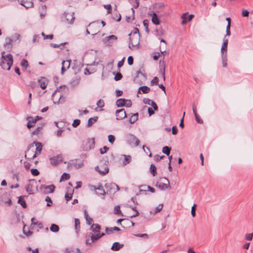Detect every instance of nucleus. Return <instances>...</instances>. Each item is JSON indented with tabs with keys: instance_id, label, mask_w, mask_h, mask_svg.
Masks as SVG:
<instances>
[{
	"instance_id": "10",
	"label": "nucleus",
	"mask_w": 253,
	"mask_h": 253,
	"mask_svg": "<svg viewBox=\"0 0 253 253\" xmlns=\"http://www.w3.org/2000/svg\"><path fill=\"white\" fill-rule=\"evenodd\" d=\"M55 187L54 185H42L40 189L42 193L45 194L52 193L54 192Z\"/></svg>"
},
{
	"instance_id": "35",
	"label": "nucleus",
	"mask_w": 253,
	"mask_h": 253,
	"mask_svg": "<svg viewBox=\"0 0 253 253\" xmlns=\"http://www.w3.org/2000/svg\"><path fill=\"white\" fill-rule=\"evenodd\" d=\"M124 156L125 157V159L123 161V165H126L130 162L131 158L130 156L124 155Z\"/></svg>"
},
{
	"instance_id": "7",
	"label": "nucleus",
	"mask_w": 253,
	"mask_h": 253,
	"mask_svg": "<svg viewBox=\"0 0 253 253\" xmlns=\"http://www.w3.org/2000/svg\"><path fill=\"white\" fill-rule=\"evenodd\" d=\"M105 187L107 189V193H115L120 190L118 185L115 183H107L105 184Z\"/></svg>"
},
{
	"instance_id": "60",
	"label": "nucleus",
	"mask_w": 253,
	"mask_h": 253,
	"mask_svg": "<svg viewBox=\"0 0 253 253\" xmlns=\"http://www.w3.org/2000/svg\"><path fill=\"white\" fill-rule=\"evenodd\" d=\"M127 62H128V64L129 65H131L133 64V58L132 56H129L128 57Z\"/></svg>"
},
{
	"instance_id": "15",
	"label": "nucleus",
	"mask_w": 253,
	"mask_h": 253,
	"mask_svg": "<svg viewBox=\"0 0 253 253\" xmlns=\"http://www.w3.org/2000/svg\"><path fill=\"white\" fill-rule=\"evenodd\" d=\"M228 40L225 38L223 39V42L221 48V55H227V45Z\"/></svg>"
},
{
	"instance_id": "20",
	"label": "nucleus",
	"mask_w": 253,
	"mask_h": 253,
	"mask_svg": "<svg viewBox=\"0 0 253 253\" xmlns=\"http://www.w3.org/2000/svg\"><path fill=\"white\" fill-rule=\"evenodd\" d=\"M164 179L166 180L167 184L164 183H160L159 184H157V186H158L161 190H165L168 188H170L169 180L166 177H164Z\"/></svg>"
},
{
	"instance_id": "63",
	"label": "nucleus",
	"mask_w": 253,
	"mask_h": 253,
	"mask_svg": "<svg viewBox=\"0 0 253 253\" xmlns=\"http://www.w3.org/2000/svg\"><path fill=\"white\" fill-rule=\"evenodd\" d=\"M23 234L24 235H25L26 236H30L31 235H32L33 232L30 231V230H29L28 231L26 232L25 231V230L23 229Z\"/></svg>"
},
{
	"instance_id": "48",
	"label": "nucleus",
	"mask_w": 253,
	"mask_h": 253,
	"mask_svg": "<svg viewBox=\"0 0 253 253\" xmlns=\"http://www.w3.org/2000/svg\"><path fill=\"white\" fill-rule=\"evenodd\" d=\"M31 173L34 176H37L39 174L40 172L36 169H31Z\"/></svg>"
},
{
	"instance_id": "8",
	"label": "nucleus",
	"mask_w": 253,
	"mask_h": 253,
	"mask_svg": "<svg viewBox=\"0 0 253 253\" xmlns=\"http://www.w3.org/2000/svg\"><path fill=\"white\" fill-rule=\"evenodd\" d=\"M116 105L118 107L126 106L130 107L132 105V102L129 99H126L125 98H120L116 101Z\"/></svg>"
},
{
	"instance_id": "36",
	"label": "nucleus",
	"mask_w": 253,
	"mask_h": 253,
	"mask_svg": "<svg viewBox=\"0 0 253 253\" xmlns=\"http://www.w3.org/2000/svg\"><path fill=\"white\" fill-rule=\"evenodd\" d=\"M227 55H222V63L223 67H226L227 65Z\"/></svg>"
},
{
	"instance_id": "62",
	"label": "nucleus",
	"mask_w": 253,
	"mask_h": 253,
	"mask_svg": "<svg viewBox=\"0 0 253 253\" xmlns=\"http://www.w3.org/2000/svg\"><path fill=\"white\" fill-rule=\"evenodd\" d=\"M165 157V156H159V155H156L154 156V159L155 161H158L163 159Z\"/></svg>"
},
{
	"instance_id": "6",
	"label": "nucleus",
	"mask_w": 253,
	"mask_h": 253,
	"mask_svg": "<svg viewBox=\"0 0 253 253\" xmlns=\"http://www.w3.org/2000/svg\"><path fill=\"white\" fill-rule=\"evenodd\" d=\"M75 19L74 12H65L63 21L67 24H72L74 23Z\"/></svg>"
},
{
	"instance_id": "42",
	"label": "nucleus",
	"mask_w": 253,
	"mask_h": 253,
	"mask_svg": "<svg viewBox=\"0 0 253 253\" xmlns=\"http://www.w3.org/2000/svg\"><path fill=\"white\" fill-rule=\"evenodd\" d=\"M69 178H70L69 174L66 173L65 172L62 175V176L61 177L60 181L68 180L69 179Z\"/></svg>"
},
{
	"instance_id": "39",
	"label": "nucleus",
	"mask_w": 253,
	"mask_h": 253,
	"mask_svg": "<svg viewBox=\"0 0 253 253\" xmlns=\"http://www.w3.org/2000/svg\"><path fill=\"white\" fill-rule=\"evenodd\" d=\"M84 215L86 218V223L89 225L91 224L93 221V219L91 218L88 217L86 211H84Z\"/></svg>"
},
{
	"instance_id": "44",
	"label": "nucleus",
	"mask_w": 253,
	"mask_h": 253,
	"mask_svg": "<svg viewBox=\"0 0 253 253\" xmlns=\"http://www.w3.org/2000/svg\"><path fill=\"white\" fill-rule=\"evenodd\" d=\"M253 233L246 234L245 236V239L247 241H251L253 239Z\"/></svg>"
},
{
	"instance_id": "32",
	"label": "nucleus",
	"mask_w": 253,
	"mask_h": 253,
	"mask_svg": "<svg viewBox=\"0 0 253 253\" xmlns=\"http://www.w3.org/2000/svg\"><path fill=\"white\" fill-rule=\"evenodd\" d=\"M163 208V204H160L157 207H156L153 212L151 211V213L156 214L159 212H160Z\"/></svg>"
},
{
	"instance_id": "29",
	"label": "nucleus",
	"mask_w": 253,
	"mask_h": 253,
	"mask_svg": "<svg viewBox=\"0 0 253 253\" xmlns=\"http://www.w3.org/2000/svg\"><path fill=\"white\" fill-rule=\"evenodd\" d=\"M18 203L21 205L23 208H26L27 207L26 203L23 197L20 196L19 197Z\"/></svg>"
},
{
	"instance_id": "34",
	"label": "nucleus",
	"mask_w": 253,
	"mask_h": 253,
	"mask_svg": "<svg viewBox=\"0 0 253 253\" xmlns=\"http://www.w3.org/2000/svg\"><path fill=\"white\" fill-rule=\"evenodd\" d=\"M59 228L58 225L55 224H51L50 230L53 232H57L59 231Z\"/></svg>"
},
{
	"instance_id": "45",
	"label": "nucleus",
	"mask_w": 253,
	"mask_h": 253,
	"mask_svg": "<svg viewBox=\"0 0 253 253\" xmlns=\"http://www.w3.org/2000/svg\"><path fill=\"white\" fill-rule=\"evenodd\" d=\"M108 137L109 142L113 144L115 140V136L112 134H110L108 135Z\"/></svg>"
},
{
	"instance_id": "49",
	"label": "nucleus",
	"mask_w": 253,
	"mask_h": 253,
	"mask_svg": "<svg viewBox=\"0 0 253 253\" xmlns=\"http://www.w3.org/2000/svg\"><path fill=\"white\" fill-rule=\"evenodd\" d=\"M159 82V79L157 77H154L151 81V84L153 85L154 84H157Z\"/></svg>"
},
{
	"instance_id": "12",
	"label": "nucleus",
	"mask_w": 253,
	"mask_h": 253,
	"mask_svg": "<svg viewBox=\"0 0 253 253\" xmlns=\"http://www.w3.org/2000/svg\"><path fill=\"white\" fill-rule=\"evenodd\" d=\"M62 161V156L61 155L53 156L50 158V164L52 166H57Z\"/></svg>"
},
{
	"instance_id": "4",
	"label": "nucleus",
	"mask_w": 253,
	"mask_h": 253,
	"mask_svg": "<svg viewBox=\"0 0 253 253\" xmlns=\"http://www.w3.org/2000/svg\"><path fill=\"white\" fill-rule=\"evenodd\" d=\"M95 141L93 138H89L83 142V149L84 151H89L94 147Z\"/></svg>"
},
{
	"instance_id": "30",
	"label": "nucleus",
	"mask_w": 253,
	"mask_h": 253,
	"mask_svg": "<svg viewBox=\"0 0 253 253\" xmlns=\"http://www.w3.org/2000/svg\"><path fill=\"white\" fill-rule=\"evenodd\" d=\"M97 117L89 118L88 120L87 126H91L95 122L97 121Z\"/></svg>"
},
{
	"instance_id": "37",
	"label": "nucleus",
	"mask_w": 253,
	"mask_h": 253,
	"mask_svg": "<svg viewBox=\"0 0 253 253\" xmlns=\"http://www.w3.org/2000/svg\"><path fill=\"white\" fill-rule=\"evenodd\" d=\"M162 152L167 156H169L170 152V148L168 146H165L163 148Z\"/></svg>"
},
{
	"instance_id": "52",
	"label": "nucleus",
	"mask_w": 253,
	"mask_h": 253,
	"mask_svg": "<svg viewBox=\"0 0 253 253\" xmlns=\"http://www.w3.org/2000/svg\"><path fill=\"white\" fill-rule=\"evenodd\" d=\"M96 104H97V105L98 106V107L102 108V107H103L104 106V102L103 100L99 99L97 101Z\"/></svg>"
},
{
	"instance_id": "24",
	"label": "nucleus",
	"mask_w": 253,
	"mask_h": 253,
	"mask_svg": "<svg viewBox=\"0 0 253 253\" xmlns=\"http://www.w3.org/2000/svg\"><path fill=\"white\" fill-rule=\"evenodd\" d=\"M43 126L41 125L40 126H38L32 132V134L33 135H39L41 134L42 130V129Z\"/></svg>"
},
{
	"instance_id": "31",
	"label": "nucleus",
	"mask_w": 253,
	"mask_h": 253,
	"mask_svg": "<svg viewBox=\"0 0 253 253\" xmlns=\"http://www.w3.org/2000/svg\"><path fill=\"white\" fill-rule=\"evenodd\" d=\"M73 193V190H71L70 192L68 191L65 195L66 200L68 202L70 201L72 198Z\"/></svg>"
},
{
	"instance_id": "47",
	"label": "nucleus",
	"mask_w": 253,
	"mask_h": 253,
	"mask_svg": "<svg viewBox=\"0 0 253 253\" xmlns=\"http://www.w3.org/2000/svg\"><path fill=\"white\" fill-rule=\"evenodd\" d=\"M42 35L43 36L44 39H52L53 38V36L52 34L46 35L44 33H42Z\"/></svg>"
},
{
	"instance_id": "9",
	"label": "nucleus",
	"mask_w": 253,
	"mask_h": 253,
	"mask_svg": "<svg viewBox=\"0 0 253 253\" xmlns=\"http://www.w3.org/2000/svg\"><path fill=\"white\" fill-rule=\"evenodd\" d=\"M92 35H96L100 29V25L99 22H92L88 25Z\"/></svg>"
},
{
	"instance_id": "43",
	"label": "nucleus",
	"mask_w": 253,
	"mask_h": 253,
	"mask_svg": "<svg viewBox=\"0 0 253 253\" xmlns=\"http://www.w3.org/2000/svg\"><path fill=\"white\" fill-rule=\"evenodd\" d=\"M114 213L116 214H120L122 215H123V214H122L121 211L120 210V207L119 206H116L115 207Z\"/></svg>"
},
{
	"instance_id": "19",
	"label": "nucleus",
	"mask_w": 253,
	"mask_h": 253,
	"mask_svg": "<svg viewBox=\"0 0 253 253\" xmlns=\"http://www.w3.org/2000/svg\"><path fill=\"white\" fill-rule=\"evenodd\" d=\"M26 119L28 121L27 126L28 128H30L34 126L36 123V120L34 119V118L33 117H27Z\"/></svg>"
},
{
	"instance_id": "41",
	"label": "nucleus",
	"mask_w": 253,
	"mask_h": 253,
	"mask_svg": "<svg viewBox=\"0 0 253 253\" xmlns=\"http://www.w3.org/2000/svg\"><path fill=\"white\" fill-rule=\"evenodd\" d=\"M20 65L23 68L26 69L28 66V61L24 59H22L21 61Z\"/></svg>"
},
{
	"instance_id": "33",
	"label": "nucleus",
	"mask_w": 253,
	"mask_h": 253,
	"mask_svg": "<svg viewBox=\"0 0 253 253\" xmlns=\"http://www.w3.org/2000/svg\"><path fill=\"white\" fill-rule=\"evenodd\" d=\"M129 2L134 8H136L139 6V0H129Z\"/></svg>"
},
{
	"instance_id": "61",
	"label": "nucleus",
	"mask_w": 253,
	"mask_h": 253,
	"mask_svg": "<svg viewBox=\"0 0 253 253\" xmlns=\"http://www.w3.org/2000/svg\"><path fill=\"white\" fill-rule=\"evenodd\" d=\"M133 211H135V213L134 214H133V215H131L130 216L131 217H135L136 216H138V214H139V212L138 211L136 210V207H131V208Z\"/></svg>"
},
{
	"instance_id": "58",
	"label": "nucleus",
	"mask_w": 253,
	"mask_h": 253,
	"mask_svg": "<svg viewBox=\"0 0 253 253\" xmlns=\"http://www.w3.org/2000/svg\"><path fill=\"white\" fill-rule=\"evenodd\" d=\"M196 120L197 122L199 124H202L203 123V120L200 118V116L197 114L195 115Z\"/></svg>"
},
{
	"instance_id": "54",
	"label": "nucleus",
	"mask_w": 253,
	"mask_h": 253,
	"mask_svg": "<svg viewBox=\"0 0 253 253\" xmlns=\"http://www.w3.org/2000/svg\"><path fill=\"white\" fill-rule=\"evenodd\" d=\"M143 24L145 28L146 31L148 32L149 29H148V20H144L143 21Z\"/></svg>"
},
{
	"instance_id": "17",
	"label": "nucleus",
	"mask_w": 253,
	"mask_h": 253,
	"mask_svg": "<svg viewBox=\"0 0 253 253\" xmlns=\"http://www.w3.org/2000/svg\"><path fill=\"white\" fill-rule=\"evenodd\" d=\"M143 102L145 104L152 106L154 110L157 111L158 110V107L156 103L154 101L150 99L149 98H144L143 99Z\"/></svg>"
},
{
	"instance_id": "21",
	"label": "nucleus",
	"mask_w": 253,
	"mask_h": 253,
	"mask_svg": "<svg viewBox=\"0 0 253 253\" xmlns=\"http://www.w3.org/2000/svg\"><path fill=\"white\" fill-rule=\"evenodd\" d=\"M101 167L97 166L95 169L101 175H105L109 172V168L107 167H104V170L100 169Z\"/></svg>"
},
{
	"instance_id": "13",
	"label": "nucleus",
	"mask_w": 253,
	"mask_h": 253,
	"mask_svg": "<svg viewBox=\"0 0 253 253\" xmlns=\"http://www.w3.org/2000/svg\"><path fill=\"white\" fill-rule=\"evenodd\" d=\"M116 119L118 120H122L126 117V112L124 109L117 110L116 111Z\"/></svg>"
},
{
	"instance_id": "51",
	"label": "nucleus",
	"mask_w": 253,
	"mask_h": 253,
	"mask_svg": "<svg viewBox=\"0 0 253 253\" xmlns=\"http://www.w3.org/2000/svg\"><path fill=\"white\" fill-rule=\"evenodd\" d=\"M196 205L194 204L191 208V214L193 217H195L196 215Z\"/></svg>"
},
{
	"instance_id": "40",
	"label": "nucleus",
	"mask_w": 253,
	"mask_h": 253,
	"mask_svg": "<svg viewBox=\"0 0 253 253\" xmlns=\"http://www.w3.org/2000/svg\"><path fill=\"white\" fill-rule=\"evenodd\" d=\"M66 253H80V250L78 248L73 249H66Z\"/></svg>"
},
{
	"instance_id": "3",
	"label": "nucleus",
	"mask_w": 253,
	"mask_h": 253,
	"mask_svg": "<svg viewBox=\"0 0 253 253\" xmlns=\"http://www.w3.org/2000/svg\"><path fill=\"white\" fill-rule=\"evenodd\" d=\"M34 146L36 147V151L35 152L34 155L32 157V159H34L36 157L37 155L41 153L42 147V143L41 142L34 141L33 143L31 144L29 146L27 154L25 155L26 158L27 155H29V153H30L31 148H34Z\"/></svg>"
},
{
	"instance_id": "56",
	"label": "nucleus",
	"mask_w": 253,
	"mask_h": 253,
	"mask_svg": "<svg viewBox=\"0 0 253 253\" xmlns=\"http://www.w3.org/2000/svg\"><path fill=\"white\" fill-rule=\"evenodd\" d=\"M241 14L243 17H248L249 14V12L246 9H243Z\"/></svg>"
},
{
	"instance_id": "14",
	"label": "nucleus",
	"mask_w": 253,
	"mask_h": 253,
	"mask_svg": "<svg viewBox=\"0 0 253 253\" xmlns=\"http://www.w3.org/2000/svg\"><path fill=\"white\" fill-rule=\"evenodd\" d=\"M71 61V60H66L62 61L61 72L62 75H63L64 72L69 68L70 66Z\"/></svg>"
},
{
	"instance_id": "5",
	"label": "nucleus",
	"mask_w": 253,
	"mask_h": 253,
	"mask_svg": "<svg viewBox=\"0 0 253 253\" xmlns=\"http://www.w3.org/2000/svg\"><path fill=\"white\" fill-rule=\"evenodd\" d=\"M129 36V48L132 49L134 47L137 46L139 43L140 36L139 34H134Z\"/></svg>"
},
{
	"instance_id": "38",
	"label": "nucleus",
	"mask_w": 253,
	"mask_h": 253,
	"mask_svg": "<svg viewBox=\"0 0 253 253\" xmlns=\"http://www.w3.org/2000/svg\"><path fill=\"white\" fill-rule=\"evenodd\" d=\"M156 167L154 164L151 165L150 167V170L154 176L156 175Z\"/></svg>"
},
{
	"instance_id": "64",
	"label": "nucleus",
	"mask_w": 253,
	"mask_h": 253,
	"mask_svg": "<svg viewBox=\"0 0 253 253\" xmlns=\"http://www.w3.org/2000/svg\"><path fill=\"white\" fill-rule=\"evenodd\" d=\"M172 133L173 135H175L177 133V129L176 126H173L172 127Z\"/></svg>"
},
{
	"instance_id": "50",
	"label": "nucleus",
	"mask_w": 253,
	"mask_h": 253,
	"mask_svg": "<svg viewBox=\"0 0 253 253\" xmlns=\"http://www.w3.org/2000/svg\"><path fill=\"white\" fill-rule=\"evenodd\" d=\"M80 122H81V121L80 120L76 119L74 121V122L72 124V126L74 127H76L80 125Z\"/></svg>"
},
{
	"instance_id": "23",
	"label": "nucleus",
	"mask_w": 253,
	"mask_h": 253,
	"mask_svg": "<svg viewBox=\"0 0 253 253\" xmlns=\"http://www.w3.org/2000/svg\"><path fill=\"white\" fill-rule=\"evenodd\" d=\"M123 246L124 245L123 244H120L119 242H115L111 247V250L113 251H117L123 248Z\"/></svg>"
},
{
	"instance_id": "11",
	"label": "nucleus",
	"mask_w": 253,
	"mask_h": 253,
	"mask_svg": "<svg viewBox=\"0 0 253 253\" xmlns=\"http://www.w3.org/2000/svg\"><path fill=\"white\" fill-rule=\"evenodd\" d=\"M127 141L130 145L134 143L135 146H138L140 142L139 139L135 136L131 134H128L127 136Z\"/></svg>"
},
{
	"instance_id": "26",
	"label": "nucleus",
	"mask_w": 253,
	"mask_h": 253,
	"mask_svg": "<svg viewBox=\"0 0 253 253\" xmlns=\"http://www.w3.org/2000/svg\"><path fill=\"white\" fill-rule=\"evenodd\" d=\"M74 221L76 232L78 234L80 230V221L78 218H75Z\"/></svg>"
},
{
	"instance_id": "57",
	"label": "nucleus",
	"mask_w": 253,
	"mask_h": 253,
	"mask_svg": "<svg viewBox=\"0 0 253 253\" xmlns=\"http://www.w3.org/2000/svg\"><path fill=\"white\" fill-rule=\"evenodd\" d=\"M230 24H228L227 26L226 27V35L229 36L230 35Z\"/></svg>"
},
{
	"instance_id": "18",
	"label": "nucleus",
	"mask_w": 253,
	"mask_h": 253,
	"mask_svg": "<svg viewBox=\"0 0 253 253\" xmlns=\"http://www.w3.org/2000/svg\"><path fill=\"white\" fill-rule=\"evenodd\" d=\"M38 83L40 85V87L44 89L46 88L47 84H48V81L45 78H41L40 79L38 80Z\"/></svg>"
},
{
	"instance_id": "25",
	"label": "nucleus",
	"mask_w": 253,
	"mask_h": 253,
	"mask_svg": "<svg viewBox=\"0 0 253 253\" xmlns=\"http://www.w3.org/2000/svg\"><path fill=\"white\" fill-rule=\"evenodd\" d=\"M150 90V89L149 87L147 86H142L139 88L137 93H140V91H141L143 93H147Z\"/></svg>"
},
{
	"instance_id": "28",
	"label": "nucleus",
	"mask_w": 253,
	"mask_h": 253,
	"mask_svg": "<svg viewBox=\"0 0 253 253\" xmlns=\"http://www.w3.org/2000/svg\"><path fill=\"white\" fill-rule=\"evenodd\" d=\"M36 219L34 217L32 218L31 222L32 224L34 225H37L38 227L40 229H42L43 227L42 224L39 221H36Z\"/></svg>"
},
{
	"instance_id": "22",
	"label": "nucleus",
	"mask_w": 253,
	"mask_h": 253,
	"mask_svg": "<svg viewBox=\"0 0 253 253\" xmlns=\"http://www.w3.org/2000/svg\"><path fill=\"white\" fill-rule=\"evenodd\" d=\"M138 119V113L133 114L129 119V122L131 124H134Z\"/></svg>"
},
{
	"instance_id": "16",
	"label": "nucleus",
	"mask_w": 253,
	"mask_h": 253,
	"mask_svg": "<svg viewBox=\"0 0 253 253\" xmlns=\"http://www.w3.org/2000/svg\"><path fill=\"white\" fill-rule=\"evenodd\" d=\"M149 14L152 17V22L154 24L156 25L160 24L159 19L156 13L151 11L149 13Z\"/></svg>"
},
{
	"instance_id": "53",
	"label": "nucleus",
	"mask_w": 253,
	"mask_h": 253,
	"mask_svg": "<svg viewBox=\"0 0 253 253\" xmlns=\"http://www.w3.org/2000/svg\"><path fill=\"white\" fill-rule=\"evenodd\" d=\"M109 150V148L107 146H105L103 147V148L100 149V152L101 154H103L107 152V151Z\"/></svg>"
},
{
	"instance_id": "1",
	"label": "nucleus",
	"mask_w": 253,
	"mask_h": 253,
	"mask_svg": "<svg viewBox=\"0 0 253 253\" xmlns=\"http://www.w3.org/2000/svg\"><path fill=\"white\" fill-rule=\"evenodd\" d=\"M100 230L101 227L98 224H93L90 226V230L93 232V233H91L90 235L91 242H89V239L86 236V244L90 245L104 236L105 234L104 233H100Z\"/></svg>"
},
{
	"instance_id": "2",
	"label": "nucleus",
	"mask_w": 253,
	"mask_h": 253,
	"mask_svg": "<svg viewBox=\"0 0 253 253\" xmlns=\"http://www.w3.org/2000/svg\"><path fill=\"white\" fill-rule=\"evenodd\" d=\"M4 52H1V61L0 66L3 70L9 71L13 64V56L11 54L4 55Z\"/></svg>"
},
{
	"instance_id": "27",
	"label": "nucleus",
	"mask_w": 253,
	"mask_h": 253,
	"mask_svg": "<svg viewBox=\"0 0 253 253\" xmlns=\"http://www.w3.org/2000/svg\"><path fill=\"white\" fill-rule=\"evenodd\" d=\"M97 190H98L100 192L98 193L97 192L95 191V194L97 195H103L105 196L106 194V192L105 191V190L104 189L103 186L101 185H99L97 188Z\"/></svg>"
},
{
	"instance_id": "55",
	"label": "nucleus",
	"mask_w": 253,
	"mask_h": 253,
	"mask_svg": "<svg viewBox=\"0 0 253 253\" xmlns=\"http://www.w3.org/2000/svg\"><path fill=\"white\" fill-rule=\"evenodd\" d=\"M122 78V75L121 73H118L115 76L114 79L115 81H118Z\"/></svg>"
},
{
	"instance_id": "46",
	"label": "nucleus",
	"mask_w": 253,
	"mask_h": 253,
	"mask_svg": "<svg viewBox=\"0 0 253 253\" xmlns=\"http://www.w3.org/2000/svg\"><path fill=\"white\" fill-rule=\"evenodd\" d=\"M27 192L31 194L32 193V185L31 184H28L26 187Z\"/></svg>"
},
{
	"instance_id": "59",
	"label": "nucleus",
	"mask_w": 253,
	"mask_h": 253,
	"mask_svg": "<svg viewBox=\"0 0 253 253\" xmlns=\"http://www.w3.org/2000/svg\"><path fill=\"white\" fill-rule=\"evenodd\" d=\"M45 201L47 202V206L49 207L51 206V204H52V201L50 197H46L45 199Z\"/></svg>"
}]
</instances>
